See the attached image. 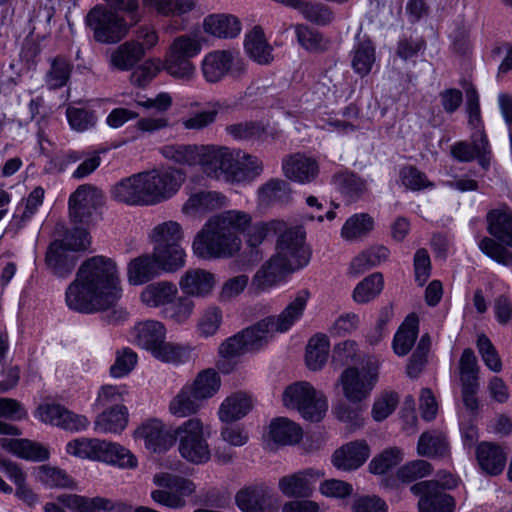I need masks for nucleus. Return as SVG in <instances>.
Here are the masks:
<instances>
[{"instance_id":"nucleus-17","label":"nucleus","mask_w":512,"mask_h":512,"mask_svg":"<svg viewBox=\"0 0 512 512\" xmlns=\"http://www.w3.org/2000/svg\"><path fill=\"white\" fill-rule=\"evenodd\" d=\"M174 429H167L159 419L143 423L135 432L136 437L144 441L145 447L155 453L169 450L174 445Z\"/></svg>"},{"instance_id":"nucleus-55","label":"nucleus","mask_w":512,"mask_h":512,"mask_svg":"<svg viewBox=\"0 0 512 512\" xmlns=\"http://www.w3.org/2000/svg\"><path fill=\"white\" fill-rule=\"evenodd\" d=\"M164 68L168 74L179 79L190 80L195 74V66L190 57L169 52L165 57Z\"/></svg>"},{"instance_id":"nucleus-29","label":"nucleus","mask_w":512,"mask_h":512,"mask_svg":"<svg viewBox=\"0 0 512 512\" xmlns=\"http://www.w3.org/2000/svg\"><path fill=\"white\" fill-rule=\"evenodd\" d=\"M0 447L30 461H44L49 458V451L45 446L28 439L0 438Z\"/></svg>"},{"instance_id":"nucleus-51","label":"nucleus","mask_w":512,"mask_h":512,"mask_svg":"<svg viewBox=\"0 0 512 512\" xmlns=\"http://www.w3.org/2000/svg\"><path fill=\"white\" fill-rule=\"evenodd\" d=\"M72 65L62 57H56L51 62L50 69L45 74V85L51 90L65 86L70 78Z\"/></svg>"},{"instance_id":"nucleus-20","label":"nucleus","mask_w":512,"mask_h":512,"mask_svg":"<svg viewBox=\"0 0 512 512\" xmlns=\"http://www.w3.org/2000/svg\"><path fill=\"white\" fill-rule=\"evenodd\" d=\"M282 169L288 179L301 184L314 181L319 174L317 161L301 153L285 157L282 162Z\"/></svg>"},{"instance_id":"nucleus-23","label":"nucleus","mask_w":512,"mask_h":512,"mask_svg":"<svg viewBox=\"0 0 512 512\" xmlns=\"http://www.w3.org/2000/svg\"><path fill=\"white\" fill-rule=\"evenodd\" d=\"M271 501L272 491L263 484L245 487L235 495V503L242 512H265Z\"/></svg>"},{"instance_id":"nucleus-28","label":"nucleus","mask_w":512,"mask_h":512,"mask_svg":"<svg viewBox=\"0 0 512 512\" xmlns=\"http://www.w3.org/2000/svg\"><path fill=\"white\" fill-rule=\"evenodd\" d=\"M78 258L67 251H64L58 242L50 244L45 263L52 273L59 278L68 277L74 270Z\"/></svg>"},{"instance_id":"nucleus-59","label":"nucleus","mask_w":512,"mask_h":512,"mask_svg":"<svg viewBox=\"0 0 512 512\" xmlns=\"http://www.w3.org/2000/svg\"><path fill=\"white\" fill-rule=\"evenodd\" d=\"M403 459L400 449L393 447L385 449L375 456L369 463V471L375 475H382L398 465Z\"/></svg>"},{"instance_id":"nucleus-7","label":"nucleus","mask_w":512,"mask_h":512,"mask_svg":"<svg viewBox=\"0 0 512 512\" xmlns=\"http://www.w3.org/2000/svg\"><path fill=\"white\" fill-rule=\"evenodd\" d=\"M457 485L456 479L450 473H439L437 480L421 481L411 486V492L419 496V512H453L455 502L453 497L444 490Z\"/></svg>"},{"instance_id":"nucleus-8","label":"nucleus","mask_w":512,"mask_h":512,"mask_svg":"<svg viewBox=\"0 0 512 512\" xmlns=\"http://www.w3.org/2000/svg\"><path fill=\"white\" fill-rule=\"evenodd\" d=\"M283 404L296 409L306 420L319 422L328 408L326 397L309 382L299 381L289 385L283 392Z\"/></svg>"},{"instance_id":"nucleus-16","label":"nucleus","mask_w":512,"mask_h":512,"mask_svg":"<svg viewBox=\"0 0 512 512\" xmlns=\"http://www.w3.org/2000/svg\"><path fill=\"white\" fill-rule=\"evenodd\" d=\"M111 198L129 206H145L148 204L143 172L126 177L110 190Z\"/></svg>"},{"instance_id":"nucleus-48","label":"nucleus","mask_w":512,"mask_h":512,"mask_svg":"<svg viewBox=\"0 0 512 512\" xmlns=\"http://www.w3.org/2000/svg\"><path fill=\"white\" fill-rule=\"evenodd\" d=\"M57 500L73 512H101L106 503L104 497L88 498L76 494H61Z\"/></svg>"},{"instance_id":"nucleus-1","label":"nucleus","mask_w":512,"mask_h":512,"mask_svg":"<svg viewBox=\"0 0 512 512\" xmlns=\"http://www.w3.org/2000/svg\"><path fill=\"white\" fill-rule=\"evenodd\" d=\"M250 214L228 210L210 217L194 237L193 253L201 259H228L241 250L240 234L246 232V243L255 248L263 243L270 232L277 234L284 222L273 220L251 225Z\"/></svg>"},{"instance_id":"nucleus-53","label":"nucleus","mask_w":512,"mask_h":512,"mask_svg":"<svg viewBox=\"0 0 512 512\" xmlns=\"http://www.w3.org/2000/svg\"><path fill=\"white\" fill-rule=\"evenodd\" d=\"M143 3L163 16H179L194 7L192 0H143Z\"/></svg>"},{"instance_id":"nucleus-24","label":"nucleus","mask_w":512,"mask_h":512,"mask_svg":"<svg viewBox=\"0 0 512 512\" xmlns=\"http://www.w3.org/2000/svg\"><path fill=\"white\" fill-rule=\"evenodd\" d=\"M476 459L481 470L488 475L500 474L506 464L503 449L491 442H482L477 446Z\"/></svg>"},{"instance_id":"nucleus-14","label":"nucleus","mask_w":512,"mask_h":512,"mask_svg":"<svg viewBox=\"0 0 512 512\" xmlns=\"http://www.w3.org/2000/svg\"><path fill=\"white\" fill-rule=\"evenodd\" d=\"M325 473L316 468H307L279 479L278 487L283 495L289 498H309L314 492L315 483Z\"/></svg>"},{"instance_id":"nucleus-49","label":"nucleus","mask_w":512,"mask_h":512,"mask_svg":"<svg viewBox=\"0 0 512 512\" xmlns=\"http://www.w3.org/2000/svg\"><path fill=\"white\" fill-rule=\"evenodd\" d=\"M329 341L324 335L312 337L306 348V363L310 370H319L326 363Z\"/></svg>"},{"instance_id":"nucleus-50","label":"nucleus","mask_w":512,"mask_h":512,"mask_svg":"<svg viewBox=\"0 0 512 512\" xmlns=\"http://www.w3.org/2000/svg\"><path fill=\"white\" fill-rule=\"evenodd\" d=\"M161 152L166 159L178 164H199L200 145H166Z\"/></svg>"},{"instance_id":"nucleus-12","label":"nucleus","mask_w":512,"mask_h":512,"mask_svg":"<svg viewBox=\"0 0 512 512\" xmlns=\"http://www.w3.org/2000/svg\"><path fill=\"white\" fill-rule=\"evenodd\" d=\"M201 70L206 81L216 83L228 73L240 79L246 73L245 63L239 53L233 50H217L209 52L202 60Z\"/></svg>"},{"instance_id":"nucleus-13","label":"nucleus","mask_w":512,"mask_h":512,"mask_svg":"<svg viewBox=\"0 0 512 512\" xmlns=\"http://www.w3.org/2000/svg\"><path fill=\"white\" fill-rule=\"evenodd\" d=\"M103 203L102 192L90 185H80L69 198L70 217L74 223L88 224L97 207Z\"/></svg>"},{"instance_id":"nucleus-11","label":"nucleus","mask_w":512,"mask_h":512,"mask_svg":"<svg viewBox=\"0 0 512 512\" xmlns=\"http://www.w3.org/2000/svg\"><path fill=\"white\" fill-rule=\"evenodd\" d=\"M149 205H155L172 198L185 181L181 169L165 167L143 172Z\"/></svg>"},{"instance_id":"nucleus-45","label":"nucleus","mask_w":512,"mask_h":512,"mask_svg":"<svg viewBox=\"0 0 512 512\" xmlns=\"http://www.w3.org/2000/svg\"><path fill=\"white\" fill-rule=\"evenodd\" d=\"M191 351L188 345L166 342L164 339L151 354L161 362L179 365L191 359Z\"/></svg>"},{"instance_id":"nucleus-52","label":"nucleus","mask_w":512,"mask_h":512,"mask_svg":"<svg viewBox=\"0 0 512 512\" xmlns=\"http://www.w3.org/2000/svg\"><path fill=\"white\" fill-rule=\"evenodd\" d=\"M383 284V277L380 273L369 275L355 287L354 301L361 304L369 302L382 291Z\"/></svg>"},{"instance_id":"nucleus-2","label":"nucleus","mask_w":512,"mask_h":512,"mask_svg":"<svg viewBox=\"0 0 512 512\" xmlns=\"http://www.w3.org/2000/svg\"><path fill=\"white\" fill-rule=\"evenodd\" d=\"M121 291L116 262L97 255L81 263L66 289L65 301L70 309L88 314L114 306Z\"/></svg>"},{"instance_id":"nucleus-34","label":"nucleus","mask_w":512,"mask_h":512,"mask_svg":"<svg viewBox=\"0 0 512 512\" xmlns=\"http://www.w3.org/2000/svg\"><path fill=\"white\" fill-rule=\"evenodd\" d=\"M332 183L351 202L360 199L368 190L364 179L347 170L335 173L332 177Z\"/></svg>"},{"instance_id":"nucleus-42","label":"nucleus","mask_w":512,"mask_h":512,"mask_svg":"<svg viewBox=\"0 0 512 512\" xmlns=\"http://www.w3.org/2000/svg\"><path fill=\"white\" fill-rule=\"evenodd\" d=\"M270 436L274 442L282 445L298 443L302 438L301 427L286 417H279L270 423Z\"/></svg>"},{"instance_id":"nucleus-9","label":"nucleus","mask_w":512,"mask_h":512,"mask_svg":"<svg viewBox=\"0 0 512 512\" xmlns=\"http://www.w3.org/2000/svg\"><path fill=\"white\" fill-rule=\"evenodd\" d=\"M85 24L93 39L101 44H115L122 40L129 31L123 17L101 5L92 8L85 17Z\"/></svg>"},{"instance_id":"nucleus-18","label":"nucleus","mask_w":512,"mask_h":512,"mask_svg":"<svg viewBox=\"0 0 512 512\" xmlns=\"http://www.w3.org/2000/svg\"><path fill=\"white\" fill-rule=\"evenodd\" d=\"M295 272L284 261L272 255L254 274L251 288L257 293L267 291L282 282L288 274Z\"/></svg>"},{"instance_id":"nucleus-35","label":"nucleus","mask_w":512,"mask_h":512,"mask_svg":"<svg viewBox=\"0 0 512 512\" xmlns=\"http://www.w3.org/2000/svg\"><path fill=\"white\" fill-rule=\"evenodd\" d=\"M143 47L137 41H126L119 45L110 56V65L120 71L132 69L142 58Z\"/></svg>"},{"instance_id":"nucleus-46","label":"nucleus","mask_w":512,"mask_h":512,"mask_svg":"<svg viewBox=\"0 0 512 512\" xmlns=\"http://www.w3.org/2000/svg\"><path fill=\"white\" fill-rule=\"evenodd\" d=\"M374 228V220L368 213H357L349 217L341 229V237L355 241L367 236Z\"/></svg>"},{"instance_id":"nucleus-32","label":"nucleus","mask_w":512,"mask_h":512,"mask_svg":"<svg viewBox=\"0 0 512 512\" xmlns=\"http://www.w3.org/2000/svg\"><path fill=\"white\" fill-rule=\"evenodd\" d=\"M244 47L249 57L260 65H268L273 61L272 47L259 26H255L246 35Z\"/></svg>"},{"instance_id":"nucleus-26","label":"nucleus","mask_w":512,"mask_h":512,"mask_svg":"<svg viewBox=\"0 0 512 512\" xmlns=\"http://www.w3.org/2000/svg\"><path fill=\"white\" fill-rule=\"evenodd\" d=\"M487 231L502 244L512 248V213L507 207L487 214Z\"/></svg>"},{"instance_id":"nucleus-58","label":"nucleus","mask_w":512,"mask_h":512,"mask_svg":"<svg viewBox=\"0 0 512 512\" xmlns=\"http://www.w3.org/2000/svg\"><path fill=\"white\" fill-rule=\"evenodd\" d=\"M104 457L102 462L114 464L121 468H135L137 466L136 457L126 448L107 441V447L104 448Z\"/></svg>"},{"instance_id":"nucleus-41","label":"nucleus","mask_w":512,"mask_h":512,"mask_svg":"<svg viewBox=\"0 0 512 512\" xmlns=\"http://www.w3.org/2000/svg\"><path fill=\"white\" fill-rule=\"evenodd\" d=\"M177 293V287L173 283L161 281L146 286L141 293V300L150 307H166L175 299Z\"/></svg>"},{"instance_id":"nucleus-47","label":"nucleus","mask_w":512,"mask_h":512,"mask_svg":"<svg viewBox=\"0 0 512 512\" xmlns=\"http://www.w3.org/2000/svg\"><path fill=\"white\" fill-rule=\"evenodd\" d=\"M183 236L182 226L172 220L156 225L150 234L154 246L180 245Z\"/></svg>"},{"instance_id":"nucleus-33","label":"nucleus","mask_w":512,"mask_h":512,"mask_svg":"<svg viewBox=\"0 0 512 512\" xmlns=\"http://www.w3.org/2000/svg\"><path fill=\"white\" fill-rule=\"evenodd\" d=\"M185 386L194 394L202 404L212 398L220 389L221 378L214 369H205L197 374L193 382Z\"/></svg>"},{"instance_id":"nucleus-27","label":"nucleus","mask_w":512,"mask_h":512,"mask_svg":"<svg viewBox=\"0 0 512 512\" xmlns=\"http://www.w3.org/2000/svg\"><path fill=\"white\" fill-rule=\"evenodd\" d=\"M133 336L139 346L152 353L165 339L166 329L159 321L147 320L134 326Z\"/></svg>"},{"instance_id":"nucleus-31","label":"nucleus","mask_w":512,"mask_h":512,"mask_svg":"<svg viewBox=\"0 0 512 512\" xmlns=\"http://www.w3.org/2000/svg\"><path fill=\"white\" fill-rule=\"evenodd\" d=\"M160 269L152 254H143L128 263L127 276L132 285H142L158 276Z\"/></svg>"},{"instance_id":"nucleus-62","label":"nucleus","mask_w":512,"mask_h":512,"mask_svg":"<svg viewBox=\"0 0 512 512\" xmlns=\"http://www.w3.org/2000/svg\"><path fill=\"white\" fill-rule=\"evenodd\" d=\"M447 448V442L441 434L423 433L419 438L417 451L422 456H442Z\"/></svg>"},{"instance_id":"nucleus-19","label":"nucleus","mask_w":512,"mask_h":512,"mask_svg":"<svg viewBox=\"0 0 512 512\" xmlns=\"http://www.w3.org/2000/svg\"><path fill=\"white\" fill-rule=\"evenodd\" d=\"M472 144L461 141L455 143L451 153L455 159L461 162H470L478 158L480 165L487 168L489 165L490 145L484 131H476L471 134Z\"/></svg>"},{"instance_id":"nucleus-57","label":"nucleus","mask_w":512,"mask_h":512,"mask_svg":"<svg viewBox=\"0 0 512 512\" xmlns=\"http://www.w3.org/2000/svg\"><path fill=\"white\" fill-rule=\"evenodd\" d=\"M222 318V310L219 307H207L199 316L197 322L198 334L204 338L215 335L220 328Z\"/></svg>"},{"instance_id":"nucleus-3","label":"nucleus","mask_w":512,"mask_h":512,"mask_svg":"<svg viewBox=\"0 0 512 512\" xmlns=\"http://www.w3.org/2000/svg\"><path fill=\"white\" fill-rule=\"evenodd\" d=\"M310 292L306 289L298 291L295 298L278 316H269L255 325L241 331L249 351L258 350L266 345L274 333L288 331L298 321L306 308Z\"/></svg>"},{"instance_id":"nucleus-38","label":"nucleus","mask_w":512,"mask_h":512,"mask_svg":"<svg viewBox=\"0 0 512 512\" xmlns=\"http://www.w3.org/2000/svg\"><path fill=\"white\" fill-rule=\"evenodd\" d=\"M375 62V47L367 37L358 38L351 51V65L361 77L367 75Z\"/></svg>"},{"instance_id":"nucleus-64","label":"nucleus","mask_w":512,"mask_h":512,"mask_svg":"<svg viewBox=\"0 0 512 512\" xmlns=\"http://www.w3.org/2000/svg\"><path fill=\"white\" fill-rule=\"evenodd\" d=\"M479 249L489 258L497 263L509 266L512 265V252L496 240L484 237L479 242Z\"/></svg>"},{"instance_id":"nucleus-15","label":"nucleus","mask_w":512,"mask_h":512,"mask_svg":"<svg viewBox=\"0 0 512 512\" xmlns=\"http://www.w3.org/2000/svg\"><path fill=\"white\" fill-rule=\"evenodd\" d=\"M40 421L69 431L87 428L89 421L85 416L77 415L59 404H43L36 411Z\"/></svg>"},{"instance_id":"nucleus-56","label":"nucleus","mask_w":512,"mask_h":512,"mask_svg":"<svg viewBox=\"0 0 512 512\" xmlns=\"http://www.w3.org/2000/svg\"><path fill=\"white\" fill-rule=\"evenodd\" d=\"M293 8L299 10L308 21L317 25H326L333 18L331 10L320 3L297 0V4H294Z\"/></svg>"},{"instance_id":"nucleus-6","label":"nucleus","mask_w":512,"mask_h":512,"mask_svg":"<svg viewBox=\"0 0 512 512\" xmlns=\"http://www.w3.org/2000/svg\"><path fill=\"white\" fill-rule=\"evenodd\" d=\"M379 369L378 361L369 358L343 370L339 382L345 398L352 403L368 399L378 382Z\"/></svg>"},{"instance_id":"nucleus-10","label":"nucleus","mask_w":512,"mask_h":512,"mask_svg":"<svg viewBox=\"0 0 512 512\" xmlns=\"http://www.w3.org/2000/svg\"><path fill=\"white\" fill-rule=\"evenodd\" d=\"M277 235L274 255L295 271L305 267L310 261L311 252L305 244L304 229L300 226H288L284 222L283 229Z\"/></svg>"},{"instance_id":"nucleus-36","label":"nucleus","mask_w":512,"mask_h":512,"mask_svg":"<svg viewBox=\"0 0 512 512\" xmlns=\"http://www.w3.org/2000/svg\"><path fill=\"white\" fill-rule=\"evenodd\" d=\"M127 423V408L123 405H115L96 418L94 429L99 433H120L126 428Z\"/></svg>"},{"instance_id":"nucleus-60","label":"nucleus","mask_w":512,"mask_h":512,"mask_svg":"<svg viewBox=\"0 0 512 512\" xmlns=\"http://www.w3.org/2000/svg\"><path fill=\"white\" fill-rule=\"evenodd\" d=\"M195 303L187 296L179 297L176 301L172 300L165 308V317L174 323L183 324L189 320L193 314Z\"/></svg>"},{"instance_id":"nucleus-43","label":"nucleus","mask_w":512,"mask_h":512,"mask_svg":"<svg viewBox=\"0 0 512 512\" xmlns=\"http://www.w3.org/2000/svg\"><path fill=\"white\" fill-rule=\"evenodd\" d=\"M418 336V319L408 316L398 328L392 343L393 351L398 356L407 355Z\"/></svg>"},{"instance_id":"nucleus-30","label":"nucleus","mask_w":512,"mask_h":512,"mask_svg":"<svg viewBox=\"0 0 512 512\" xmlns=\"http://www.w3.org/2000/svg\"><path fill=\"white\" fill-rule=\"evenodd\" d=\"M203 29L218 38H234L241 31L240 21L229 14H211L205 17Z\"/></svg>"},{"instance_id":"nucleus-40","label":"nucleus","mask_w":512,"mask_h":512,"mask_svg":"<svg viewBox=\"0 0 512 512\" xmlns=\"http://www.w3.org/2000/svg\"><path fill=\"white\" fill-rule=\"evenodd\" d=\"M202 407L203 404L184 385L170 400L168 411L176 418H186L197 414Z\"/></svg>"},{"instance_id":"nucleus-63","label":"nucleus","mask_w":512,"mask_h":512,"mask_svg":"<svg viewBox=\"0 0 512 512\" xmlns=\"http://www.w3.org/2000/svg\"><path fill=\"white\" fill-rule=\"evenodd\" d=\"M137 354L128 347L116 351L114 364L110 367V375L113 378H121L128 375L136 366Z\"/></svg>"},{"instance_id":"nucleus-5","label":"nucleus","mask_w":512,"mask_h":512,"mask_svg":"<svg viewBox=\"0 0 512 512\" xmlns=\"http://www.w3.org/2000/svg\"><path fill=\"white\" fill-rule=\"evenodd\" d=\"M210 427L199 417H191L174 428V444L179 455L188 463L200 465L211 458L208 444Z\"/></svg>"},{"instance_id":"nucleus-22","label":"nucleus","mask_w":512,"mask_h":512,"mask_svg":"<svg viewBox=\"0 0 512 512\" xmlns=\"http://www.w3.org/2000/svg\"><path fill=\"white\" fill-rule=\"evenodd\" d=\"M216 277L212 272L194 268L187 270L179 280V287L188 296L204 298L215 288Z\"/></svg>"},{"instance_id":"nucleus-39","label":"nucleus","mask_w":512,"mask_h":512,"mask_svg":"<svg viewBox=\"0 0 512 512\" xmlns=\"http://www.w3.org/2000/svg\"><path fill=\"white\" fill-rule=\"evenodd\" d=\"M252 409V400L244 393H234L221 404L218 415L222 422H233L244 417Z\"/></svg>"},{"instance_id":"nucleus-37","label":"nucleus","mask_w":512,"mask_h":512,"mask_svg":"<svg viewBox=\"0 0 512 512\" xmlns=\"http://www.w3.org/2000/svg\"><path fill=\"white\" fill-rule=\"evenodd\" d=\"M160 271L175 272L185 265V251L181 245L154 246L151 253Z\"/></svg>"},{"instance_id":"nucleus-44","label":"nucleus","mask_w":512,"mask_h":512,"mask_svg":"<svg viewBox=\"0 0 512 512\" xmlns=\"http://www.w3.org/2000/svg\"><path fill=\"white\" fill-rule=\"evenodd\" d=\"M107 441L90 438H79L68 442L66 451L68 454L82 458L102 461L104 448Z\"/></svg>"},{"instance_id":"nucleus-21","label":"nucleus","mask_w":512,"mask_h":512,"mask_svg":"<svg viewBox=\"0 0 512 512\" xmlns=\"http://www.w3.org/2000/svg\"><path fill=\"white\" fill-rule=\"evenodd\" d=\"M370 455V448L363 440L343 445L332 455V464L342 471H352L361 467Z\"/></svg>"},{"instance_id":"nucleus-54","label":"nucleus","mask_w":512,"mask_h":512,"mask_svg":"<svg viewBox=\"0 0 512 512\" xmlns=\"http://www.w3.org/2000/svg\"><path fill=\"white\" fill-rule=\"evenodd\" d=\"M66 117L71 129L77 132L94 128L98 121L95 111L72 106L66 109Z\"/></svg>"},{"instance_id":"nucleus-4","label":"nucleus","mask_w":512,"mask_h":512,"mask_svg":"<svg viewBox=\"0 0 512 512\" xmlns=\"http://www.w3.org/2000/svg\"><path fill=\"white\" fill-rule=\"evenodd\" d=\"M208 177L228 183L241 182L245 174L241 167V151L214 144L200 145L199 164Z\"/></svg>"},{"instance_id":"nucleus-61","label":"nucleus","mask_w":512,"mask_h":512,"mask_svg":"<svg viewBox=\"0 0 512 512\" xmlns=\"http://www.w3.org/2000/svg\"><path fill=\"white\" fill-rule=\"evenodd\" d=\"M36 479L49 488L69 487L72 483L63 470L48 465H41L36 469Z\"/></svg>"},{"instance_id":"nucleus-25","label":"nucleus","mask_w":512,"mask_h":512,"mask_svg":"<svg viewBox=\"0 0 512 512\" xmlns=\"http://www.w3.org/2000/svg\"><path fill=\"white\" fill-rule=\"evenodd\" d=\"M227 204V198L217 191H200L191 194L182 206L186 215H195L220 209Z\"/></svg>"}]
</instances>
